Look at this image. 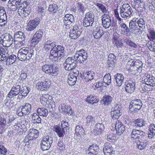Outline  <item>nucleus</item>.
Listing matches in <instances>:
<instances>
[{
    "label": "nucleus",
    "instance_id": "nucleus-25",
    "mask_svg": "<svg viewBox=\"0 0 155 155\" xmlns=\"http://www.w3.org/2000/svg\"><path fill=\"white\" fill-rule=\"evenodd\" d=\"M131 21H130L129 22V28L124 23H120V29L119 31L121 34L123 35L124 34H128L130 30L131 31H134V29H132L131 27H130V25H131Z\"/></svg>",
    "mask_w": 155,
    "mask_h": 155
},
{
    "label": "nucleus",
    "instance_id": "nucleus-12",
    "mask_svg": "<svg viewBox=\"0 0 155 155\" xmlns=\"http://www.w3.org/2000/svg\"><path fill=\"white\" fill-rule=\"evenodd\" d=\"M143 77L144 78V81L147 86H145L144 87L145 91L143 90V93L145 92L146 91H148V88L147 89V87L148 86L152 87L155 86V78L152 75L151 76L150 74H148L147 73L144 74Z\"/></svg>",
    "mask_w": 155,
    "mask_h": 155
},
{
    "label": "nucleus",
    "instance_id": "nucleus-28",
    "mask_svg": "<svg viewBox=\"0 0 155 155\" xmlns=\"http://www.w3.org/2000/svg\"><path fill=\"white\" fill-rule=\"evenodd\" d=\"M115 127L117 134L119 135L122 134L125 130L124 125L118 120H117L116 122Z\"/></svg>",
    "mask_w": 155,
    "mask_h": 155
},
{
    "label": "nucleus",
    "instance_id": "nucleus-7",
    "mask_svg": "<svg viewBox=\"0 0 155 155\" xmlns=\"http://www.w3.org/2000/svg\"><path fill=\"white\" fill-rule=\"evenodd\" d=\"M31 5L26 1L24 2L21 4L18 9V13L21 16H26L31 12Z\"/></svg>",
    "mask_w": 155,
    "mask_h": 155
},
{
    "label": "nucleus",
    "instance_id": "nucleus-53",
    "mask_svg": "<svg viewBox=\"0 0 155 155\" xmlns=\"http://www.w3.org/2000/svg\"><path fill=\"white\" fill-rule=\"evenodd\" d=\"M103 81L106 84V85H109L111 83V78L109 73L106 74L104 76Z\"/></svg>",
    "mask_w": 155,
    "mask_h": 155
},
{
    "label": "nucleus",
    "instance_id": "nucleus-27",
    "mask_svg": "<svg viewBox=\"0 0 155 155\" xmlns=\"http://www.w3.org/2000/svg\"><path fill=\"white\" fill-rule=\"evenodd\" d=\"M141 141L137 143L138 148L140 150H143L144 149L148 144V140L147 135L141 138Z\"/></svg>",
    "mask_w": 155,
    "mask_h": 155
},
{
    "label": "nucleus",
    "instance_id": "nucleus-64",
    "mask_svg": "<svg viewBox=\"0 0 155 155\" xmlns=\"http://www.w3.org/2000/svg\"><path fill=\"white\" fill-rule=\"evenodd\" d=\"M5 16V18H7L5 11L3 7L0 6V17Z\"/></svg>",
    "mask_w": 155,
    "mask_h": 155
},
{
    "label": "nucleus",
    "instance_id": "nucleus-36",
    "mask_svg": "<svg viewBox=\"0 0 155 155\" xmlns=\"http://www.w3.org/2000/svg\"><path fill=\"white\" fill-rule=\"evenodd\" d=\"M116 61V56L113 54H110L108 57L107 64L109 67H113Z\"/></svg>",
    "mask_w": 155,
    "mask_h": 155
},
{
    "label": "nucleus",
    "instance_id": "nucleus-60",
    "mask_svg": "<svg viewBox=\"0 0 155 155\" xmlns=\"http://www.w3.org/2000/svg\"><path fill=\"white\" fill-rule=\"evenodd\" d=\"M53 138L52 137L47 136L45 137H44L42 140L48 143L51 146L53 143Z\"/></svg>",
    "mask_w": 155,
    "mask_h": 155
},
{
    "label": "nucleus",
    "instance_id": "nucleus-44",
    "mask_svg": "<svg viewBox=\"0 0 155 155\" xmlns=\"http://www.w3.org/2000/svg\"><path fill=\"white\" fill-rule=\"evenodd\" d=\"M68 83L70 85H73L76 83L77 78L73 74H69L68 76Z\"/></svg>",
    "mask_w": 155,
    "mask_h": 155
},
{
    "label": "nucleus",
    "instance_id": "nucleus-19",
    "mask_svg": "<svg viewBox=\"0 0 155 155\" xmlns=\"http://www.w3.org/2000/svg\"><path fill=\"white\" fill-rule=\"evenodd\" d=\"M39 18H36L33 20H30L27 25V30L28 31H32L35 29L40 23Z\"/></svg>",
    "mask_w": 155,
    "mask_h": 155
},
{
    "label": "nucleus",
    "instance_id": "nucleus-9",
    "mask_svg": "<svg viewBox=\"0 0 155 155\" xmlns=\"http://www.w3.org/2000/svg\"><path fill=\"white\" fill-rule=\"evenodd\" d=\"M133 11L132 8L128 3H124L120 8V14L123 18H130L132 15Z\"/></svg>",
    "mask_w": 155,
    "mask_h": 155
},
{
    "label": "nucleus",
    "instance_id": "nucleus-41",
    "mask_svg": "<svg viewBox=\"0 0 155 155\" xmlns=\"http://www.w3.org/2000/svg\"><path fill=\"white\" fill-rule=\"evenodd\" d=\"M17 59V57L15 55L12 54L8 57L6 60L5 62L7 65L13 64L15 62Z\"/></svg>",
    "mask_w": 155,
    "mask_h": 155
},
{
    "label": "nucleus",
    "instance_id": "nucleus-47",
    "mask_svg": "<svg viewBox=\"0 0 155 155\" xmlns=\"http://www.w3.org/2000/svg\"><path fill=\"white\" fill-rule=\"evenodd\" d=\"M58 7L56 4H50L48 7V11L51 12V13L54 14L56 13L58 11Z\"/></svg>",
    "mask_w": 155,
    "mask_h": 155
},
{
    "label": "nucleus",
    "instance_id": "nucleus-54",
    "mask_svg": "<svg viewBox=\"0 0 155 155\" xmlns=\"http://www.w3.org/2000/svg\"><path fill=\"white\" fill-rule=\"evenodd\" d=\"M96 6L99 9H100L102 12L104 13V14H107V10L106 9V8L104 5L99 3H97L95 4Z\"/></svg>",
    "mask_w": 155,
    "mask_h": 155
},
{
    "label": "nucleus",
    "instance_id": "nucleus-17",
    "mask_svg": "<svg viewBox=\"0 0 155 155\" xmlns=\"http://www.w3.org/2000/svg\"><path fill=\"white\" fill-rule=\"evenodd\" d=\"M82 27L80 25L76 24L73 27L72 30L70 32L69 36L72 39H76L78 38L81 34L80 31Z\"/></svg>",
    "mask_w": 155,
    "mask_h": 155
},
{
    "label": "nucleus",
    "instance_id": "nucleus-10",
    "mask_svg": "<svg viewBox=\"0 0 155 155\" xmlns=\"http://www.w3.org/2000/svg\"><path fill=\"white\" fill-rule=\"evenodd\" d=\"M31 110V104L26 103L24 105H21L18 107L16 111V114L19 116L22 117L28 115Z\"/></svg>",
    "mask_w": 155,
    "mask_h": 155
},
{
    "label": "nucleus",
    "instance_id": "nucleus-18",
    "mask_svg": "<svg viewBox=\"0 0 155 155\" xmlns=\"http://www.w3.org/2000/svg\"><path fill=\"white\" fill-rule=\"evenodd\" d=\"M87 54L86 51L82 49L76 51L74 58L81 63H82L86 60L87 58Z\"/></svg>",
    "mask_w": 155,
    "mask_h": 155
},
{
    "label": "nucleus",
    "instance_id": "nucleus-57",
    "mask_svg": "<svg viewBox=\"0 0 155 155\" xmlns=\"http://www.w3.org/2000/svg\"><path fill=\"white\" fill-rule=\"evenodd\" d=\"M57 146L60 150H64L65 149V145L63 138H60L57 143Z\"/></svg>",
    "mask_w": 155,
    "mask_h": 155
},
{
    "label": "nucleus",
    "instance_id": "nucleus-55",
    "mask_svg": "<svg viewBox=\"0 0 155 155\" xmlns=\"http://www.w3.org/2000/svg\"><path fill=\"white\" fill-rule=\"evenodd\" d=\"M86 123L88 125H92L95 123V118L91 115H89L86 118Z\"/></svg>",
    "mask_w": 155,
    "mask_h": 155
},
{
    "label": "nucleus",
    "instance_id": "nucleus-52",
    "mask_svg": "<svg viewBox=\"0 0 155 155\" xmlns=\"http://www.w3.org/2000/svg\"><path fill=\"white\" fill-rule=\"evenodd\" d=\"M41 148L43 151L48 150L51 147V145L44 141L41 140L40 143Z\"/></svg>",
    "mask_w": 155,
    "mask_h": 155
},
{
    "label": "nucleus",
    "instance_id": "nucleus-13",
    "mask_svg": "<svg viewBox=\"0 0 155 155\" xmlns=\"http://www.w3.org/2000/svg\"><path fill=\"white\" fill-rule=\"evenodd\" d=\"M19 83H17L14 85L11 88L6 96V99L8 98L11 99H14L16 96L21 92V86Z\"/></svg>",
    "mask_w": 155,
    "mask_h": 155
},
{
    "label": "nucleus",
    "instance_id": "nucleus-45",
    "mask_svg": "<svg viewBox=\"0 0 155 155\" xmlns=\"http://www.w3.org/2000/svg\"><path fill=\"white\" fill-rule=\"evenodd\" d=\"M86 101L87 102L90 104H93L94 103H97L99 100L97 98V97L91 95L87 97L86 99Z\"/></svg>",
    "mask_w": 155,
    "mask_h": 155
},
{
    "label": "nucleus",
    "instance_id": "nucleus-11",
    "mask_svg": "<svg viewBox=\"0 0 155 155\" xmlns=\"http://www.w3.org/2000/svg\"><path fill=\"white\" fill-rule=\"evenodd\" d=\"M76 61L74 57H68L64 64L65 69L68 71L72 70L74 69L77 65Z\"/></svg>",
    "mask_w": 155,
    "mask_h": 155
},
{
    "label": "nucleus",
    "instance_id": "nucleus-51",
    "mask_svg": "<svg viewBox=\"0 0 155 155\" xmlns=\"http://www.w3.org/2000/svg\"><path fill=\"white\" fill-rule=\"evenodd\" d=\"M31 90V88L27 86H23L21 89V92L23 93V96H24V97H25L29 93Z\"/></svg>",
    "mask_w": 155,
    "mask_h": 155
},
{
    "label": "nucleus",
    "instance_id": "nucleus-22",
    "mask_svg": "<svg viewBox=\"0 0 155 155\" xmlns=\"http://www.w3.org/2000/svg\"><path fill=\"white\" fill-rule=\"evenodd\" d=\"M41 78V80H40L37 84L36 87L40 90H45L49 86L48 82V80L45 79L44 76L42 77Z\"/></svg>",
    "mask_w": 155,
    "mask_h": 155
},
{
    "label": "nucleus",
    "instance_id": "nucleus-6",
    "mask_svg": "<svg viewBox=\"0 0 155 155\" xmlns=\"http://www.w3.org/2000/svg\"><path fill=\"white\" fill-rule=\"evenodd\" d=\"M42 70L45 73L51 76H57L58 74V68L53 64H45L42 66Z\"/></svg>",
    "mask_w": 155,
    "mask_h": 155
},
{
    "label": "nucleus",
    "instance_id": "nucleus-43",
    "mask_svg": "<svg viewBox=\"0 0 155 155\" xmlns=\"http://www.w3.org/2000/svg\"><path fill=\"white\" fill-rule=\"evenodd\" d=\"M134 125L136 127H141L144 126L146 124L144 120L142 119H138L134 120Z\"/></svg>",
    "mask_w": 155,
    "mask_h": 155
},
{
    "label": "nucleus",
    "instance_id": "nucleus-61",
    "mask_svg": "<svg viewBox=\"0 0 155 155\" xmlns=\"http://www.w3.org/2000/svg\"><path fill=\"white\" fill-rule=\"evenodd\" d=\"M94 14L93 13L91 12H88L86 13L84 18L94 21Z\"/></svg>",
    "mask_w": 155,
    "mask_h": 155
},
{
    "label": "nucleus",
    "instance_id": "nucleus-14",
    "mask_svg": "<svg viewBox=\"0 0 155 155\" xmlns=\"http://www.w3.org/2000/svg\"><path fill=\"white\" fill-rule=\"evenodd\" d=\"M1 44L3 47H9L12 44L13 38L12 36L9 33L3 35L1 37Z\"/></svg>",
    "mask_w": 155,
    "mask_h": 155
},
{
    "label": "nucleus",
    "instance_id": "nucleus-20",
    "mask_svg": "<svg viewBox=\"0 0 155 155\" xmlns=\"http://www.w3.org/2000/svg\"><path fill=\"white\" fill-rule=\"evenodd\" d=\"M125 90L129 94L133 93L135 89V83L134 80H129L127 81L125 83Z\"/></svg>",
    "mask_w": 155,
    "mask_h": 155
},
{
    "label": "nucleus",
    "instance_id": "nucleus-29",
    "mask_svg": "<svg viewBox=\"0 0 155 155\" xmlns=\"http://www.w3.org/2000/svg\"><path fill=\"white\" fill-rule=\"evenodd\" d=\"M112 42L114 47L119 49L122 48L123 46V43L121 40L119 39L118 36L114 35L112 38Z\"/></svg>",
    "mask_w": 155,
    "mask_h": 155
},
{
    "label": "nucleus",
    "instance_id": "nucleus-2",
    "mask_svg": "<svg viewBox=\"0 0 155 155\" xmlns=\"http://www.w3.org/2000/svg\"><path fill=\"white\" fill-rule=\"evenodd\" d=\"M69 119L63 120L61 122V125L58 124L54 125L53 127L52 130L56 133L59 137H63L66 134L67 128L69 127Z\"/></svg>",
    "mask_w": 155,
    "mask_h": 155
},
{
    "label": "nucleus",
    "instance_id": "nucleus-59",
    "mask_svg": "<svg viewBox=\"0 0 155 155\" xmlns=\"http://www.w3.org/2000/svg\"><path fill=\"white\" fill-rule=\"evenodd\" d=\"M19 5L15 4V3H13V2L10 3L9 1L8 2V6L10 10L12 11H15L18 8V6H19Z\"/></svg>",
    "mask_w": 155,
    "mask_h": 155
},
{
    "label": "nucleus",
    "instance_id": "nucleus-40",
    "mask_svg": "<svg viewBox=\"0 0 155 155\" xmlns=\"http://www.w3.org/2000/svg\"><path fill=\"white\" fill-rule=\"evenodd\" d=\"M37 111L38 114L40 116L46 117L48 115V110L45 107L38 108Z\"/></svg>",
    "mask_w": 155,
    "mask_h": 155
},
{
    "label": "nucleus",
    "instance_id": "nucleus-37",
    "mask_svg": "<svg viewBox=\"0 0 155 155\" xmlns=\"http://www.w3.org/2000/svg\"><path fill=\"white\" fill-rule=\"evenodd\" d=\"M148 139H151L155 136V124H151L149 126L148 134Z\"/></svg>",
    "mask_w": 155,
    "mask_h": 155
},
{
    "label": "nucleus",
    "instance_id": "nucleus-26",
    "mask_svg": "<svg viewBox=\"0 0 155 155\" xmlns=\"http://www.w3.org/2000/svg\"><path fill=\"white\" fill-rule=\"evenodd\" d=\"M147 134L144 132L140 130L135 129H133L131 133L130 136L132 138L136 139L138 137H140L141 138L145 136H147Z\"/></svg>",
    "mask_w": 155,
    "mask_h": 155
},
{
    "label": "nucleus",
    "instance_id": "nucleus-16",
    "mask_svg": "<svg viewBox=\"0 0 155 155\" xmlns=\"http://www.w3.org/2000/svg\"><path fill=\"white\" fill-rule=\"evenodd\" d=\"M122 107L119 104H115L114 107L111 109V115L114 120L117 119L122 114Z\"/></svg>",
    "mask_w": 155,
    "mask_h": 155
},
{
    "label": "nucleus",
    "instance_id": "nucleus-3",
    "mask_svg": "<svg viewBox=\"0 0 155 155\" xmlns=\"http://www.w3.org/2000/svg\"><path fill=\"white\" fill-rule=\"evenodd\" d=\"M34 51L28 47H23L20 49L18 53V59L21 61L29 60L34 56Z\"/></svg>",
    "mask_w": 155,
    "mask_h": 155
},
{
    "label": "nucleus",
    "instance_id": "nucleus-34",
    "mask_svg": "<svg viewBox=\"0 0 155 155\" xmlns=\"http://www.w3.org/2000/svg\"><path fill=\"white\" fill-rule=\"evenodd\" d=\"M112 100V97L109 95H105L103 97L101 103L103 106H108L111 104Z\"/></svg>",
    "mask_w": 155,
    "mask_h": 155
},
{
    "label": "nucleus",
    "instance_id": "nucleus-21",
    "mask_svg": "<svg viewBox=\"0 0 155 155\" xmlns=\"http://www.w3.org/2000/svg\"><path fill=\"white\" fill-rule=\"evenodd\" d=\"M43 32L41 30L37 31L34 35L31 41V45L33 46H35L41 40Z\"/></svg>",
    "mask_w": 155,
    "mask_h": 155
},
{
    "label": "nucleus",
    "instance_id": "nucleus-24",
    "mask_svg": "<svg viewBox=\"0 0 155 155\" xmlns=\"http://www.w3.org/2000/svg\"><path fill=\"white\" fill-rule=\"evenodd\" d=\"M103 151L105 155H114L115 152L111 144L109 143H105L103 148Z\"/></svg>",
    "mask_w": 155,
    "mask_h": 155
},
{
    "label": "nucleus",
    "instance_id": "nucleus-35",
    "mask_svg": "<svg viewBox=\"0 0 155 155\" xmlns=\"http://www.w3.org/2000/svg\"><path fill=\"white\" fill-rule=\"evenodd\" d=\"M51 96L48 94H43L40 98V101L41 104L43 105H45L47 102H49L50 101H52Z\"/></svg>",
    "mask_w": 155,
    "mask_h": 155
},
{
    "label": "nucleus",
    "instance_id": "nucleus-4",
    "mask_svg": "<svg viewBox=\"0 0 155 155\" xmlns=\"http://www.w3.org/2000/svg\"><path fill=\"white\" fill-rule=\"evenodd\" d=\"M131 21L130 27L132 29L133 28L136 32H139L142 31L143 28H145L146 21L143 18H133Z\"/></svg>",
    "mask_w": 155,
    "mask_h": 155
},
{
    "label": "nucleus",
    "instance_id": "nucleus-46",
    "mask_svg": "<svg viewBox=\"0 0 155 155\" xmlns=\"http://www.w3.org/2000/svg\"><path fill=\"white\" fill-rule=\"evenodd\" d=\"M128 63L130 65H132L133 66H135L137 67H138L139 68H142L143 64L141 61L138 60L134 61L133 59H131L129 61Z\"/></svg>",
    "mask_w": 155,
    "mask_h": 155
},
{
    "label": "nucleus",
    "instance_id": "nucleus-56",
    "mask_svg": "<svg viewBox=\"0 0 155 155\" xmlns=\"http://www.w3.org/2000/svg\"><path fill=\"white\" fill-rule=\"evenodd\" d=\"M147 35L148 38L150 41L155 40V31L153 30L150 29Z\"/></svg>",
    "mask_w": 155,
    "mask_h": 155
},
{
    "label": "nucleus",
    "instance_id": "nucleus-15",
    "mask_svg": "<svg viewBox=\"0 0 155 155\" xmlns=\"http://www.w3.org/2000/svg\"><path fill=\"white\" fill-rule=\"evenodd\" d=\"M102 25L105 29L109 28L110 27H115L114 24H112V21L110 16L107 14H104L101 16Z\"/></svg>",
    "mask_w": 155,
    "mask_h": 155
},
{
    "label": "nucleus",
    "instance_id": "nucleus-62",
    "mask_svg": "<svg viewBox=\"0 0 155 155\" xmlns=\"http://www.w3.org/2000/svg\"><path fill=\"white\" fill-rule=\"evenodd\" d=\"M7 22V18H5V16L0 17V26H5Z\"/></svg>",
    "mask_w": 155,
    "mask_h": 155
},
{
    "label": "nucleus",
    "instance_id": "nucleus-30",
    "mask_svg": "<svg viewBox=\"0 0 155 155\" xmlns=\"http://www.w3.org/2000/svg\"><path fill=\"white\" fill-rule=\"evenodd\" d=\"M114 77L117 86H120L124 83V77L122 74L117 73L114 75Z\"/></svg>",
    "mask_w": 155,
    "mask_h": 155
},
{
    "label": "nucleus",
    "instance_id": "nucleus-63",
    "mask_svg": "<svg viewBox=\"0 0 155 155\" xmlns=\"http://www.w3.org/2000/svg\"><path fill=\"white\" fill-rule=\"evenodd\" d=\"M105 137L107 139L108 141L110 142H111L112 140H114L115 138V137L114 134H110L106 135Z\"/></svg>",
    "mask_w": 155,
    "mask_h": 155
},
{
    "label": "nucleus",
    "instance_id": "nucleus-8",
    "mask_svg": "<svg viewBox=\"0 0 155 155\" xmlns=\"http://www.w3.org/2000/svg\"><path fill=\"white\" fill-rule=\"evenodd\" d=\"M25 35L23 32L18 31L14 33L13 39L15 45L18 44L19 47L25 44Z\"/></svg>",
    "mask_w": 155,
    "mask_h": 155
},
{
    "label": "nucleus",
    "instance_id": "nucleus-38",
    "mask_svg": "<svg viewBox=\"0 0 155 155\" xmlns=\"http://www.w3.org/2000/svg\"><path fill=\"white\" fill-rule=\"evenodd\" d=\"M93 35L96 38L101 37L103 35V31L101 30L100 28L98 27H95L94 28Z\"/></svg>",
    "mask_w": 155,
    "mask_h": 155
},
{
    "label": "nucleus",
    "instance_id": "nucleus-33",
    "mask_svg": "<svg viewBox=\"0 0 155 155\" xmlns=\"http://www.w3.org/2000/svg\"><path fill=\"white\" fill-rule=\"evenodd\" d=\"M129 69V73L133 75H138L142 71L141 68H139L135 66L130 65Z\"/></svg>",
    "mask_w": 155,
    "mask_h": 155
},
{
    "label": "nucleus",
    "instance_id": "nucleus-1",
    "mask_svg": "<svg viewBox=\"0 0 155 155\" xmlns=\"http://www.w3.org/2000/svg\"><path fill=\"white\" fill-rule=\"evenodd\" d=\"M45 50L50 51V57L54 58V61H62L65 56L64 48L61 45H56L54 42L50 40L47 41L45 43Z\"/></svg>",
    "mask_w": 155,
    "mask_h": 155
},
{
    "label": "nucleus",
    "instance_id": "nucleus-39",
    "mask_svg": "<svg viewBox=\"0 0 155 155\" xmlns=\"http://www.w3.org/2000/svg\"><path fill=\"white\" fill-rule=\"evenodd\" d=\"M39 135L38 131L35 129H30L29 130L28 135L30 139H36Z\"/></svg>",
    "mask_w": 155,
    "mask_h": 155
},
{
    "label": "nucleus",
    "instance_id": "nucleus-5",
    "mask_svg": "<svg viewBox=\"0 0 155 155\" xmlns=\"http://www.w3.org/2000/svg\"><path fill=\"white\" fill-rule=\"evenodd\" d=\"M75 23L74 16L70 14H67L65 15L61 22V25L63 27L67 29H69L72 26V24Z\"/></svg>",
    "mask_w": 155,
    "mask_h": 155
},
{
    "label": "nucleus",
    "instance_id": "nucleus-31",
    "mask_svg": "<svg viewBox=\"0 0 155 155\" xmlns=\"http://www.w3.org/2000/svg\"><path fill=\"white\" fill-rule=\"evenodd\" d=\"M104 129V125L102 124L97 123L95 126V129L93 130L94 134L100 135L102 134Z\"/></svg>",
    "mask_w": 155,
    "mask_h": 155
},
{
    "label": "nucleus",
    "instance_id": "nucleus-32",
    "mask_svg": "<svg viewBox=\"0 0 155 155\" xmlns=\"http://www.w3.org/2000/svg\"><path fill=\"white\" fill-rule=\"evenodd\" d=\"M94 73L92 71H84L81 74V76L84 78L86 81H89L94 78Z\"/></svg>",
    "mask_w": 155,
    "mask_h": 155
},
{
    "label": "nucleus",
    "instance_id": "nucleus-23",
    "mask_svg": "<svg viewBox=\"0 0 155 155\" xmlns=\"http://www.w3.org/2000/svg\"><path fill=\"white\" fill-rule=\"evenodd\" d=\"M71 9L72 11L76 12L78 14L82 15L84 13L85 8L82 3L78 2L76 3Z\"/></svg>",
    "mask_w": 155,
    "mask_h": 155
},
{
    "label": "nucleus",
    "instance_id": "nucleus-58",
    "mask_svg": "<svg viewBox=\"0 0 155 155\" xmlns=\"http://www.w3.org/2000/svg\"><path fill=\"white\" fill-rule=\"evenodd\" d=\"M85 132L83 128L79 125H77L75 129V134L76 135H83Z\"/></svg>",
    "mask_w": 155,
    "mask_h": 155
},
{
    "label": "nucleus",
    "instance_id": "nucleus-49",
    "mask_svg": "<svg viewBox=\"0 0 155 155\" xmlns=\"http://www.w3.org/2000/svg\"><path fill=\"white\" fill-rule=\"evenodd\" d=\"M70 107L69 106L65 105L64 104H62L59 105L58 109L61 112L66 113L68 112Z\"/></svg>",
    "mask_w": 155,
    "mask_h": 155
},
{
    "label": "nucleus",
    "instance_id": "nucleus-42",
    "mask_svg": "<svg viewBox=\"0 0 155 155\" xmlns=\"http://www.w3.org/2000/svg\"><path fill=\"white\" fill-rule=\"evenodd\" d=\"M40 116L38 114H37L36 113H33L31 115L32 119V122L34 123L39 124L41 123V118L39 116Z\"/></svg>",
    "mask_w": 155,
    "mask_h": 155
},
{
    "label": "nucleus",
    "instance_id": "nucleus-50",
    "mask_svg": "<svg viewBox=\"0 0 155 155\" xmlns=\"http://www.w3.org/2000/svg\"><path fill=\"white\" fill-rule=\"evenodd\" d=\"M94 21L90 20L86 18L83 19V25L85 27L92 26L94 23Z\"/></svg>",
    "mask_w": 155,
    "mask_h": 155
},
{
    "label": "nucleus",
    "instance_id": "nucleus-48",
    "mask_svg": "<svg viewBox=\"0 0 155 155\" xmlns=\"http://www.w3.org/2000/svg\"><path fill=\"white\" fill-rule=\"evenodd\" d=\"M142 104H133L131 105L130 104L129 105L130 110L132 112L137 111L140 109L141 107Z\"/></svg>",
    "mask_w": 155,
    "mask_h": 155
}]
</instances>
